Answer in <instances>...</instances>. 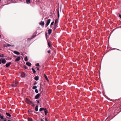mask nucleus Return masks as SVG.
<instances>
[{
  "label": "nucleus",
  "instance_id": "12",
  "mask_svg": "<svg viewBox=\"0 0 121 121\" xmlns=\"http://www.w3.org/2000/svg\"><path fill=\"white\" fill-rule=\"evenodd\" d=\"M14 53L17 55H19L20 54L19 52L16 51H14Z\"/></svg>",
  "mask_w": 121,
  "mask_h": 121
},
{
  "label": "nucleus",
  "instance_id": "41",
  "mask_svg": "<svg viewBox=\"0 0 121 121\" xmlns=\"http://www.w3.org/2000/svg\"><path fill=\"white\" fill-rule=\"evenodd\" d=\"M1 63V58L0 59V64Z\"/></svg>",
  "mask_w": 121,
  "mask_h": 121
},
{
  "label": "nucleus",
  "instance_id": "43",
  "mask_svg": "<svg viewBox=\"0 0 121 121\" xmlns=\"http://www.w3.org/2000/svg\"><path fill=\"white\" fill-rule=\"evenodd\" d=\"M50 50H49L48 51V53H50Z\"/></svg>",
  "mask_w": 121,
  "mask_h": 121
},
{
  "label": "nucleus",
  "instance_id": "26",
  "mask_svg": "<svg viewBox=\"0 0 121 121\" xmlns=\"http://www.w3.org/2000/svg\"><path fill=\"white\" fill-rule=\"evenodd\" d=\"M44 109L43 108H41L39 109V111L40 112L41 111H42L43 110H44Z\"/></svg>",
  "mask_w": 121,
  "mask_h": 121
},
{
  "label": "nucleus",
  "instance_id": "31",
  "mask_svg": "<svg viewBox=\"0 0 121 121\" xmlns=\"http://www.w3.org/2000/svg\"><path fill=\"white\" fill-rule=\"evenodd\" d=\"M35 92L36 93H38V90L37 89H36L35 90Z\"/></svg>",
  "mask_w": 121,
  "mask_h": 121
},
{
  "label": "nucleus",
  "instance_id": "22",
  "mask_svg": "<svg viewBox=\"0 0 121 121\" xmlns=\"http://www.w3.org/2000/svg\"><path fill=\"white\" fill-rule=\"evenodd\" d=\"M11 46V45L9 44H7L6 45L5 47H7L10 46Z\"/></svg>",
  "mask_w": 121,
  "mask_h": 121
},
{
  "label": "nucleus",
  "instance_id": "7",
  "mask_svg": "<svg viewBox=\"0 0 121 121\" xmlns=\"http://www.w3.org/2000/svg\"><path fill=\"white\" fill-rule=\"evenodd\" d=\"M11 64V63L9 62L8 63H7L5 65V66L6 67H8Z\"/></svg>",
  "mask_w": 121,
  "mask_h": 121
},
{
  "label": "nucleus",
  "instance_id": "4",
  "mask_svg": "<svg viewBox=\"0 0 121 121\" xmlns=\"http://www.w3.org/2000/svg\"><path fill=\"white\" fill-rule=\"evenodd\" d=\"M1 60L2 63L3 64H5L6 63V61L5 59L1 58Z\"/></svg>",
  "mask_w": 121,
  "mask_h": 121
},
{
  "label": "nucleus",
  "instance_id": "3",
  "mask_svg": "<svg viewBox=\"0 0 121 121\" xmlns=\"http://www.w3.org/2000/svg\"><path fill=\"white\" fill-rule=\"evenodd\" d=\"M26 76V74L24 72H22L21 73L20 77H21L24 78Z\"/></svg>",
  "mask_w": 121,
  "mask_h": 121
},
{
  "label": "nucleus",
  "instance_id": "45",
  "mask_svg": "<svg viewBox=\"0 0 121 121\" xmlns=\"http://www.w3.org/2000/svg\"><path fill=\"white\" fill-rule=\"evenodd\" d=\"M45 120L46 121H48L47 119L46 118H45Z\"/></svg>",
  "mask_w": 121,
  "mask_h": 121
},
{
  "label": "nucleus",
  "instance_id": "48",
  "mask_svg": "<svg viewBox=\"0 0 121 121\" xmlns=\"http://www.w3.org/2000/svg\"><path fill=\"white\" fill-rule=\"evenodd\" d=\"M36 84V83H34L33 84H34V85H35Z\"/></svg>",
  "mask_w": 121,
  "mask_h": 121
},
{
  "label": "nucleus",
  "instance_id": "8",
  "mask_svg": "<svg viewBox=\"0 0 121 121\" xmlns=\"http://www.w3.org/2000/svg\"><path fill=\"white\" fill-rule=\"evenodd\" d=\"M52 32V30L51 29H49L48 30V34L49 35H50Z\"/></svg>",
  "mask_w": 121,
  "mask_h": 121
},
{
  "label": "nucleus",
  "instance_id": "19",
  "mask_svg": "<svg viewBox=\"0 0 121 121\" xmlns=\"http://www.w3.org/2000/svg\"><path fill=\"white\" fill-rule=\"evenodd\" d=\"M48 44L49 46V47L50 48H51V47H52L51 44L49 42L48 43Z\"/></svg>",
  "mask_w": 121,
  "mask_h": 121
},
{
  "label": "nucleus",
  "instance_id": "49",
  "mask_svg": "<svg viewBox=\"0 0 121 121\" xmlns=\"http://www.w3.org/2000/svg\"><path fill=\"white\" fill-rule=\"evenodd\" d=\"M11 46H12V47H13L14 46V45H11Z\"/></svg>",
  "mask_w": 121,
  "mask_h": 121
},
{
  "label": "nucleus",
  "instance_id": "53",
  "mask_svg": "<svg viewBox=\"0 0 121 121\" xmlns=\"http://www.w3.org/2000/svg\"><path fill=\"white\" fill-rule=\"evenodd\" d=\"M10 1H11L12 0H9Z\"/></svg>",
  "mask_w": 121,
  "mask_h": 121
},
{
  "label": "nucleus",
  "instance_id": "47",
  "mask_svg": "<svg viewBox=\"0 0 121 121\" xmlns=\"http://www.w3.org/2000/svg\"><path fill=\"white\" fill-rule=\"evenodd\" d=\"M5 119V120H4L3 121H6V120L5 119Z\"/></svg>",
  "mask_w": 121,
  "mask_h": 121
},
{
  "label": "nucleus",
  "instance_id": "38",
  "mask_svg": "<svg viewBox=\"0 0 121 121\" xmlns=\"http://www.w3.org/2000/svg\"><path fill=\"white\" fill-rule=\"evenodd\" d=\"M32 39L31 38H28L27 39L28 40H30L31 39Z\"/></svg>",
  "mask_w": 121,
  "mask_h": 121
},
{
  "label": "nucleus",
  "instance_id": "20",
  "mask_svg": "<svg viewBox=\"0 0 121 121\" xmlns=\"http://www.w3.org/2000/svg\"><path fill=\"white\" fill-rule=\"evenodd\" d=\"M0 118L1 119H4V117L3 115L1 116V115L0 116Z\"/></svg>",
  "mask_w": 121,
  "mask_h": 121
},
{
  "label": "nucleus",
  "instance_id": "23",
  "mask_svg": "<svg viewBox=\"0 0 121 121\" xmlns=\"http://www.w3.org/2000/svg\"><path fill=\"white\" fill-rule=\"evenodd\" d=\"M28 121H33L32 118H28Z\"/></svg>",
  "mask_w": 121,
  "mask_h": 121
},
{
  "label": "nucleus",
  "instance_id": "29",
  "mask_svg": "<svg viewBox=\"0 0 121 121\" xmlns=\"http://www.w3.org/2000/svg\"><path fill=\"white\" fill-rule=\"evenodd\" d=\"M57 14L58 17L59 18L60 17V14L59 10H58L57 11Z\"/></svg>",
  "mask_w": 121,
  "mask_h": 121
},
{
  "label": "nucleus",
  "instance_id": "9",
  "mask_svg": "<svg viewBox=\"0 0 121 121\" xmlns=\"http://www.w3.org/2000/svg\"><path fill=\"white\" fill-rule=\"evenodd\" d=\"M44 22L41 21L40 22V24L41 26H44Z\"/></svg>",
  "mask_w": 121,
  "mask_h": 121
},
{
  "label": "nucleus",
  "instance_id": "21",
  "mask_svg": "<svg viewBox=\"0 0 121 121\" xmlns=\"http://www.w3.org/2000/svg\"><path fill=\"white\" fill-rule=\"evenodd\" d=\"M54 22L53 21L51 23V25H50V28H52V26L53 25V24Z\"/></svg>",
  "mask_w": 121,
  "mask_h": 121
},
{
  "label": "nucleus",
  "instance_id": "50",
  "mask_svg": "<svg viewBox=\"0 0 121 121\" xmlns=\"http://www.w3.org/2000/svg\"><path fill=\"white\" fill-rule=\"evenodd\" d=\"M8 121H11V120H8Z\"/></svg>",
  "mask_w": 121,
  "mask_h": 121
},
{
  "label": "nucleus",
  "instance_id": "39",
  "mask_svg": "<svg viewBox=\"0 0 121 121\" xmlns=\"http://www.w3.org/2000/svg\"><path fill=\"white\" fill-rule=\"evenodd\" d=\"M36 101H37V102L39 103V100H36Z\"/></svg>",
  "mask_w": 121,
  "mask_h": 121
},
{
  "label": "nucleus",
  "instance_id": "30",
  "mask_svg": "<svg viewBox=\"0 0 121 121\" xmlns=\"http://www.w3.org/2000/svg\"><path fill=\"white\" fill-rule=\"evenodd\" d=\"M4 57V55L3 54H1L0 55V57Z\"/></svg>",
  "mask_w": 121,
  "mask_h": 121
},
{
  "label": "nucleus",
  "instance_id": "28",
  "mask_svg": "<svg viewBox=\"0 0 121 121\" xmlns=\"http://www.w3.org/2000/svg\"><path fill=\"white\" fill-rule=\"evenodd\" d=\"M58 20L57 19H56L55 22V23H58Z\"/></svg>",
  "mask_w": 121,
  "mask_h": 121
},
{
  "label": "nucleus",
  "instance_id": "27",
  "mask_svg": "<svg viewBox=\"0 0 121 121\" xmlns=\"http://www.w3.org/2000/svg\"><path fill=\"white\" fill-rule=\"evenodd\" d=\"M28 60V59L27 57V56H26L24 58L25 60V61H27Z\"/></svg>",
  "mask_w": 121,
  "mask_h": 121
},
{
  "label": "nucleus",
  "instance_id": "1",
  "mask_svg": "<svg viewBox=\"0 0 121 121\" xmlns=\"http://www.w3.org/2000/svg\"><path fill=\"white\" fill-rule=\"evenodd\" d=\"M18 82L17 81H15V82H13L12 84L11 85V86L13 87H16L17 85Z\"/></svg>",
  "mask_w": 121,
  "mask_h": 121
},
{
  "label": "nucleus",
  "instance_id": "42",
  "mask_svg": "<svg viewBox=\"0 0 121 121\" xmlns=\"http://www.w3.org/2000/svg\"><path fill=\"white\" fill-rule=\"evenodd\" d=\"M37 69L38 70H39V68L38 67H37Z\"/></svg>",
  "mask_w": 121,
  "mask_h": 121
},
{
  "label": "nucleus",
  "instance_id": "5",
  "mask_svg": "<svg viewBox=\"0 0 121 121\" xmlns=\"http://www.w3.org/2000/svg\"><path fill=\"white\" fill-rule=\"evenodd\" d=\"M51 21V19H48L47 21V23L46 24V25L48 26L49 24Z\"/></svg>",
  "mask_w": 121,
  "mask_h": 121
},
{
  "label": "nucleus",
  "instance_id": "36",
  "mask_svg": "<svg viewBox=\"0 0 121 121\" xmlns=\"http://www.w3.org/2000/svg\"><path fill=\"white\" fill-rule=\"evenodd\" d=\"M36 36V35H33L32 37V38H31V39H33V38H34L35 37V36Z\"/></svg>",
  "mask_w": 121,
  "mask_h": 121
},
{
  "label": "nucleus",
  "instance_id": "52",
  "mask_svg": "<svg viewBox=\"0 0 121 121\" xmlns=\"http://www.w3.org/2000/svg\"><path fill=\"white\" fill-rule=\"evenodd\" d=\"M117 49V50H120L119 49Z\"/></svg>",
  "mask_w": 121,
  "mask_h": 121
},
{
  "label": "nucleus",
  "instance_id": "54",
  "mask_svg": "<svg viewBox=\"0 0 121 121\" xmlns=\"http://www.w3.org/2000/svg\"><path fill=\"white\" fill-rule=\"evenodd\" d=\"M7 117V118H9V117Z\"/></svg>",
  "mask_w": 121,
  "mask_h": 121
},
{
  "label": "nucleus",
  "instance_id": "37",
  "mask_svg": "<svg viewBox=\"0 0 121 121\" xmlns=\"http://www.w3.org/2000/svg\"><path fill=\"white\" fill-rule=\"evenodd\" d=\"M57 27H56V26H54V27H53L54 28V30H55L56 29V28Z\"/></svg>",
  "mask_w": 121,
  "mask_h": 121
},
{
  "label": "nucleus",
  "instance_id": "15",
  "mask_svg": "<svg viewBox=\"0 0 121 121\" xmlns=\"http://www.w3.org/2000/svg\"><path fill=\"white\" fill-rule=\"evenodd\" d=\"M38 106L36 105L35 107V110L36 111H38Z\"/></svg>",
  "mask_w": 121,
  "mask_h": 121
},
{
  "label": "nucleus",
  "instance_id": "16",
  "mask_svg": "<svg viewBox=\"0 0 121 121\" xmlns=\"http://www.w3.org/2000/svg\"><path fill=\"white\" fill-rule=\"evenodd\" d=\"M44 76L46 80L48 81V77H47V76L45 74H44Z\"/></svg>",
  "mask_w": 121,
  "mask_h": 121
},
{
  "label": "nucleus",
  "instance_id": "33",
  "mask_svg": "<svg viewBox=\"0 0 121 121\" xmlns=\"http://www.w3.org/2000/svg\"><path fill=\"white\" fill-rule=\"evenodd\" d=\"M35 65L38 66H39V63H37Z\"/></svg>",
  "mask_w": 121,
  "mask_h": 121
},
{
  "label": "nucleus",
  "instance_id": "44",
  "mask_svg": "<svg viewBox=\"0 0 121 121\" xmlns=\"http://www.w3.org/2000/svg\"><path fill=\"white\" fill-rule=\"evenodd\" d=\"M41 121H44V120L43 119H41Z\"/></svg>",
  "mask_w": 121,
  "mask_h": 121
},
{
  "label": "nucleus",
  "instance_id": "17",
  "mask_svg": "<svg viewBox=\"0 0 121 121\" xmlns=\"http://www.w3.org/2000/svg\"><path fill=\"white\" fill-rule=\"evenodd\" d=\"M6 114L9 117H11V116L10 114L6 112Z\"/></svg>",
  "mask_w": 121,
  "mask_h": 121
},
{
  "label": "nucleus",
  "instance_id": "18",
  "mask_svg": "<svg viewBox=\"0 0 121 121\" xmlns=\"http://www.w3.org/2000/svg\"><path fill=\"white\" fill-rule=\"evenodd\" d=\"M32 70L33 72L34 73H36V71L35 70L32 68Z\"/></svg>",
  "mask_w": 121,
  "mask_h": 121
},
{
  "label": "nucleus",
  "instance_id": "6",
  "mask_svg": "<svg viewBox=\"0 0 121 121\" xmlns=\"http://www.w3.org/2000/svg\"><path fill=\"white\" fill-rule=\"evenodd\" d=\"M40 94L39 93L37 94L35 96V98L36 99H37L40 96Z\"/></svg>",
  "mask_w": 121,
  "mask_h": 121
},
{
  "label": "nucleus",
  "instance_id": "35",
  "mask_svg": "<svg viewBox=\"0 0 121 121\" xmlns=\"http://www.w3.org/2000/svg\"><path fill=\"white\" fill-rule=\"evenodd\" d=\"M40 91H41V89H42V87L41 86V84H40Z\"/></svg>",
  "mask_w": 121,
  "mask_h": 121
},
{
  "label": "nucleus",
  "instance_id": "51",
  "mask_svg": "<svg viewBox=\"0 0 121 121\" xmlns=\"http://www.w3.org/2000/svg\"><path fill=\"white\" fill-rule=\"evenodd\" d=\"M46 36H47V33H46Z\"/></svg>",
  "mask_w": 121,
  "mask_h": 121
},
{
  "label": "nucleus",
  "instance_id": "40",
  "mask_svg": "<svg viewBox=\"0 0 121 121\" xmlns=\"http://www.w3.org/2000/svg\"><path fill=\"white\" fill-rule=\"evenodd\" d=\"M119 17L121 18V15L119 14Z\"/></svg>",
  "mask_w": 121,
  "mask_h": 121
},
{
  "label": "nucleus",
  "instance_id": "11",
  "mask_svg": "<svg viewBox=\"0 0 121 121\" xmlns=\"http://www.w3.org/2000/svg\"><path fill=\"white\" fill-rule=\"evenodd\" d=\"M20 59V57H18L15 59V61L16 62L18 61Z\"/></svg>",
  "mask_w": 121,
  "mask_h": 121
},
{
  "label": "nucleus",
  "instance_id": "32",
  "mask_svg": "<svg viewBox=\"0 0 121 121\" xmlns=\"http://www.w3.org/2000/svg\"><path fill=\"white\" fill-rule=\"evenodd\" d=\"M54 26L57 27H58V23H55L54 24Z\"/></svg>",
  "mask_w": 121,
  "mask_h": 121
},
{
  "label": "nucleus",
  "instance_id": "46",
  "mask_svg": "<svg viewBox=\"0 0 121 121\" xmlns=\"http://www.w3.org/2000/svg\"><path fill=\"white\" fill-rule=\"evenodd\" d=\"M47 26V25H46L45 26V27H47V26Z\"/></svg>",
  "mask_w": 121,
  "mask_h": 121
},
{
  "label": "nucleus",
  "instance_id": "14",
  "mask_svg": "<svg viewBox=\"0 0 121 121\" xmlns=\"http://www.w3.org/2000/svg\"><path fill=\"white\" fill-rule=\"evenodd\" d=\"M39 78L38 76H36L34 78L35 79L36 81H38L39 80Z\"/></svg>",
  "mask_w": 121,
  "mask_h": 121
},
{
  "label": "nucleus",
  "instance_id": "55",
  "mask_svg": "<svg viewBox=\"0 0 121 121\" xmlns=\"http://www.w3.org/2000/svg\"><path fill=\"white\" fill-rule=\"evenodd\" d=\"M25 68L26 69V67H25Z\"/></svg>",
  "mask_w": 121,
  "mask_h": 121
},
{
  "label": "nucleus",
  "instance_id": "13",
  "mask_svg": "<svg viewBox=\"0 0 121 121\" xmlns=\"http://www.w3.org/2000/svg\"><path fill=\"white\" fill-rule=\"evenodd\" d=\"M26 65H27L28 66H30L31 65V64L29 62H27L26 63Z\"/></svg>",
  "mask_w": 121,
  "mask_h": 121
},
{
  "label": "nucleus",
  "instance_id": "2",
  "mask_svg": "<svg viewBox=\"0 0 121 121\" xmlns=\"http://www.w3.org/2000/svg\"><path fill=\"white\" fill-rule=\"evenodd\" d=\"M26 102L28 104L30 105L32 103V102L30 99H26Z\"/></svg>",
  "mask_w": 121,
  "mask_h": 121
},
{
  "label": "nucleus",
  "instance_id": "24",
  "mask_svg": "<svg viewBox=\"0 0 121 121\" xmlns=\"http://www.w3.org/2000/svg\"><path fill=\"white\" fill-rule=\"evenodd\" d=\"M30 0H26V2L27 4H29L30 2Z\"/></svg>",
  "mask_w": 121,
  "mask_h": 121
},
{
  "label": "nucleus",
  "instance_id": "25",
  "mask_svg": "<svg viewBox=\"0 0 121 121\" xmlns=\"http://www.w3.org/2000/svg\"><path fill=\"white\" fill-rule=\"evenodd\" d=\"M37 87L36 86H34L32 87V89H35L37 88Z\"/></svg>",
  "mask_w": 121,
  "mask_h": 121
},
{
  "label": "nucleus",
  "instance_id": "10",
  "mask_svg": "<svg viewBox=\"0 0 121 121\" xmlns=\"http://www.w3.org/2000/svg\"><path fill=\"white\" fill-rule=\"evenodd\" d=\"M44 112L45 114V115H47V113H48V112L46 108H45L44 109Z\"/></svg>",
  "mask_w": 121,
  "mask_h": 121
},
{
  "label": "nucleus",
  "instance_id": "34",
  "mask_svg": "<svg viewBox=\"0 0 121 121\" xmlns=\"http://www.w3.org/2000/svg\"><path fill=\"white\" fill-rule=\"evenodd\" d=\"M30 105H31L33 107H34L35 106V105L32 102V103Z\"/></svg>",
  "mask_w": 121,
  "mask_h": 121
}]
</instances>
